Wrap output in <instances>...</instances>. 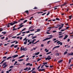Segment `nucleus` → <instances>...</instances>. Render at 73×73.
Returning <instances> with one entry per match:
<instances>
[{"mask_svg":"<svg viewBox=\"0 0 73 73\" xmlns=\"http://www.w3.org/2000/svg\"><path fill=\"white\" fill-rule=\"evenodd\" d=\"M17 23H18V22H17L14 21L13 22L11 23L10 24H11V26H12L13 25H15V24H17Z\"/></svg>","mask_w":73,"mask_h":73,"instance_id":"1","label":"nucleus"},{"mask_svg":"<svg viewBox=\"0 0 73 73\" xmlns=\"http://www.w3.org/2000/svg\"><path fill=\"white\" fill-rule=\"evenodd\" d=\"M57 44H58V45H60H60H62V42H60V41H58L56 42Z\"/></svg>","mask_w":73,"mask_h":73,"instance_id":"2","label":"nucleus"},{"mask_svg":"<svg viewBox=\"0 0 73 73\" xmlns=\"http://www.w3.org/2000/svg\"><path fill=\"white\" fill-rule=\"evenodd\" d=\"M52 59V58L51 57H50V58H48V57H47L45 59V60H50Z\"/></svg>","mask_w":73,"mask_h":73,"instance_id":"3","label":"nucleus"},{"mask_svg":"<svg viewBox=\"0 0 73 73\" xmlns=\"http://www.w3.org/2000/svg\"><path fill=\"white\" fill-rule=\"evenodd\" d=\"M50 38H47L45 39H44L43 40V41H46V40H49Z\"/></svg>","mask_w":73,"mask_h":73,"instance_id":"4","label":"nucleus"},{"mask_svg":"<svg viewBox=\"0 0 73 73\" xmlns=\"http://www.w3.org/2000/svg\"><path fill=\"white\" fill-rule=\"evenodd\" d=\"M60 47V46H56L53 48L52 50H54V49H56V48H58Z\"/></svg>","mask_w":73,"mask_h":73,"instance_id":"5","label":"nucleus"},{"mask_svg":"<svg viewBox=\"0 0 73 73\" xmlns=\"http://www.w3.org/2000/svg\"><path fill=\"white\" fill-rule=\"evenodd\" d=\"M18 56H19V55H15L13 56L12 57L13 58H16V57H18Z\"/></svg>","mask_w":73,"mask_h":73,"instance_id":"6","label":"nucleus"},{"mask_svg":"<svg viewBox=\"0 0 73 73\" xmlns=\"http://www.w3.org/2000/svg\"><path fill=\"white\" fill-rule=\"evenodd\" d=\"M60 5H58L56 6L55 7H54V10H56V9H57V8H56V7H60Z\"/></svg>","mask_w":73,"mask_h":73,"instance_id":"7","label":"nucleus"},{"mask_svg":"<svg viewBox=\"0 0 73 73\" xmlns=\"http://www.w3.org/2000/svg\"><path fill=\"white\" fill-rule=\"evenodd\" d=\"M27 50V48H23V51H26Z\"/></svg>","mask_w":73,"mask_h":73,"instance_id":"8","label":"nucleus"},{"mask_svg":"<svg viewBox=\"0 0 73 73\" xmlns=\"http://www.w3.org/2000/svg\"><path fill=\"white\" fill-rule=\"evenodd\" d=\"M50 30H51V29H50L49 30H47V31H48L46 32L47 34H50V33H49V32H48V31H50Z\"/></svg>","mask_w":73,"mask_h":73,"instance_id":"9","label":"nucleus"},{"mask_svg":"<svg viewBox=\"0 0 73 73\" xmlns=\"http://www.w3.org/2000/svg\"><path fill=\"white\" fill-rule=\"evenodd\" d=\"M45 70V69H40L38 70V71H44Z\"/></svg>","mask_w":73,"mask_h":73,"instance_id":"10","label":"nucleus"},{"mask_svg":"<svg viewBox=\"0 0 73 73\" xmlns=\"http://www.w3.org/2000/svg\"><path fill=\"white\" fill-rule=\"evenodd\" d=\"M68 36L67 35H66L65 36V37L64 38V40H65L66 38H68Z\"/></svg>","mask_w":73,"mask_h":73,"instance_id":"11","label":"nucleus"},{"mask_svg":"<svg viewBox=\"0 0 73 73\" xmlns=\"http://www.w3.org/2000/svg\"><path fill=\"white\" fill-rule=\"evenodd\" d=\"M63 61V60H61L58 62V63H61Z\"/></svg>","mask_w":73,"mask_h":73,"instance_id":"12","label":"nucleus"},{"mask_svg":"<svg viewBox=\"0 0 73 73\" xmlns=\"http://www.w3.org/2000/svg\"><path fill=\"white\" fill-rule=\"evenodd\" d=\"M40 53V52H37V53H36L35 54V55H36V56H37V55H38V54H39Z\"/></svg>","mask_w":73,"mask_h":73,"instance_id":"13","label":"nucleus"},{"mask_svg":"<svg viewBox=\"0 0 73 73\" xmlns=\"http://www.w3.org/2000/svg\"><path fill=\"white\" fill-rule=\"evenodd\" d=\"M25 12L27 14H29V11H28V10H27L26 11H25Z\"/></svg>","mask_w":73,"mask_h":73,"instance_id":"14","label":"nucleus"},{"mask_svg":"<svg viewBox=\"0 0 73 73\" xmlns=\"http://www.w3.org/2000/svg\"><path fill=\"white\" fill-rule=\"evenodd\" d=\"M55 27H48L47 28V29H51V28H55Z\"/></svg>","mask_w":73,"mask_h":73,"instance_id":"15","label":"nucleus"},{"mask_svg":"<svg viewBox=\"0 0 73 73\" xmlns=\"http://www.w3.org/2000/svg\"><path fill=\"white\" fill-rule=\"evenodd\" d=\"M7 64V62H5L3 63V64L2 65L3 66H5V65H6V64Z\"/></svg>","mask_w":73,"mask_h":73,"instance_id":"16","label":"nucleus"},{"mask_svg":"<svg viewBox=\"0 0 73 73\" xmlns=\"http://www.w3.org/2000/svg\"><path fill=\"white\" fill-rule=\"evenodd\" d=\"M45 51H46V52H49V50H47V48H45Z\"/></svg>","mask_w":73,"mask_h":73,"instance_id":"17","label":"nucleus"},{"mask_svg":"<svg viewBox=\"0 0 73 73\" xmlns=\"http://www.w3.org/2000/svg\"><path fill=\"white\" fill-rule=\"evenodd\" d=\"M11 23H9L8 24V25L7 26V27H8L9 28V27H10V26H9V25L10 24L11 25Z\"/></svg>","mask_w":73,"mask_h":73,"instance_id":"18","label":"nucleus"},{"mask_svg":"<svg viewBox=\"0 0 73 73\" xmlns=\"http://www.w3.org/2000/svg\"><path fill=\"white\" fill-rule=\"evenodd\" d=\"M36 39H34V40H33L32 41V44H33V43H34V42H35V40H36Z\"/></svg>","mask_w":73,"mask_h":73,"instance_id":"19","label":"nucleus"},{"mask_svg":"<svg viewBox=\"0 0 73 73\" xmlns=\"http://www.w3.org/2000/svg\"><path fill=\"white\" fill-rule=\"evenodd\" d=\"M43 64H44L43 65L44 66L45 65H47L48 64H47V62H45L43 63Z\"/></svg>","mask_w":73,"mask_h":73,"instance_id":"20","label":"nucleus"},{"mask_svg":"<svg viewBox=\"0 0 73 73\" xmlns=\"http://www.w3.org/2000/svg\"><path fill=\"white\" fill-rule=\"evenodd\" d=\"M49 36H50V37L49 38H50V39H51V38H52V37H53V36H52V35H50Z\"/></svg>","mask_w":73,"mask_h":73,"instance_id":"21","label":"nucleus"},{"mask_svg":"<svg viewBox=\"0 0 73 73\" xmlns=\"http://www.w3.org/2000/svg\"><path fill=\"white\" fill-rule=\"evenodd\" d=\"M7 66H8L7 64H6L3 67V68H6V67H7Z\"/></svg>","mask_w":73,"mask_h":73,"instance_id":"22","label":"nucleus"},{"mask_svg":"<svg viewBox=\"0 0 73 73\" xmlns=\"http://www.w3.org/2000/svg\"><path fill=\"white\" fill-rule=\"evenodd\" d=\"M68 53V52L67 51H65L64 52V55H65V54H67V53Z\"/></svg>","mask_w":73,"mask_h":73,"instance_id":"23","label":"nucleus"},{"mask_svg":"<svg viewBox=\"0 0 73 73\" xmlns=\"http://www.w3.org/2000/svg\"><path fill=\"white\" fill-rule=\"evenodd\" d=\"M57 26H58L55 27V28H58V27H59L61 26V25H57Z\"/></svg>","mask_w":73,"mask_h":73,"instance_id":"24","label":"nucleus"},{"mask_svg":"<svg viewBox=\"0 0 73 73\" xmlns=\"http://www.w3.org/2000/svg\"><path fill=\"white\" fill-rule=\"evenodd\" d=\"M39 41H40V40H38L36 42H35L33 43V44H36V43H37V42H39Z\"/></svg>","mask_w":73,"mask_h":73,"instance_id":"25","label":"nucleus"},{"mask_svg":"<svg viewBox=\"0 0 73 73\" xmlns=\"http://www.w3.org/2000/svg\"><path fill=\"white\" fill-rule=\"evenodd\" d=\"M2 33L3 34V35H5V34H7V32H2Z\"/></svg>","mask_w":73,"mask_h":73,"instance_id":"26","label":"nucleus"},{"mask_svg":"<svg viewBox=\"0 0 73 73\" xmlns=\"http://www.w3.org/2000/svg\"><path fill=\"white\" fill-rule=\"evenodd\" d=\"M24 60V59H19V60H18V61H20V62H21V61H23Z\"/></svg>","mask_w":73,"mask_h":73,"instance_id":"27","label":"nucleus"},{"mask_svg":"<svg viewBox=\"0 0 73 73\" xmlns=\"http://www.w3.org/2000/svg\"><path fill=\"white\" fill-rule=\"evenodd\" d=\"M66 4H67L66 3H64V4L62 5V6H64L65 5H66Z\"/></svg>","mask_w":73,"mask_h":73,"instance_id":"28","label":"nucleus"},{"mask_svg":"<svg viewBox=\"0 0 73 73\" xmlns=\"http://www.w3.org/2000/svg\"><path fill=\"white\" fill-rule=\"evenodd\" d=\"M10 58H12V57L11 56H10L8 58H7V60H9V59H10Z\"/></svg>","mask_w":73,"mask_h":73,"instance_id":"29","label":"nucleus"},{"mask_svg":"<svg viewBox=\"0 0 73 73\" xmlns=\"http://www.w3.org/2000/svg\"><path fill=\"white\" fill-rule=\"evenodd\" d=\"M56 20H57V21H60V19L58 18H56Z\"/></svg>","mask_w":73,"mask_h":73,"instance_id":"30","label":"nucleus"},{"mask_svg":"<svg viewBox=\"0 0 73 73\" xmlns=\"http://www.w3.org/2000/svg\"><path fill=\"white\" fill-rule=\"evenodd\" d=\"M27 21H28V20H26L23 22V23H27Z\"/></svg>","mask_w":73,"mask_h":73,"instance_id":"31","label":"nucleus"},{"mask_svg":"<svg viewBox=\"0 0 73 73\" xmlns=\"http://www.w3.org/2000/svg\"><path fill=\"white\" fill-rule=\"evenodd\" d=\"M62 26L60 27L59 28V31H60V29H62Z\"/></svg>","mask_w":73,"mask_h":73,"instance_id":"32","label":"nucleus"},{"mask_svg":"<svg viewBox=\"0 0 73 73\" xmlns=\"http://www.w3.org/2000/svg\"><path fill=\"white\" fill-rule=\"evenodd\" d=\"M38 9V8L37 7H34V8H33V9Z\"/></svg>","mask_w":73,"mask_h":73,"instance_id":"33","label":"nucleus"},{"mask_svg":"<svg viewBox=\"0 0 73 73\" xmlns=\"http://www.w3.org/2000/svg\"><path fill=\"white\" fill-rule=\"evenodd\" d=\"M69 19H72V16H69Z\"/></svg>","mask_w":73,"mask_h":73,"instance_id":"34","label":"nucleus"},{"mask_svg":"<svg viewBox=\"0 0 73 73\" xmlns=\"http://www.w3.org/2000/svg\"><path fill=\"white\" fill-rule=\"evenodd\" d=\"M18 46V45H15L14 46V47L15 48H17V47Z\"/></svg>","mask_w":73,"mask_h":73,"instance_id":"35","label":"nucleus"},{"mask_svg":"<svg viewBox=\"0 0 73 73\" xmlns=\"http://www.w3.org/2000/svg\"><path fill=\"white\" fill-rule=\"evenodd\" d=\"M37 37L36 36H34L32 38V39H34V38H36Z\"/></svg>","mask_w":73,"mask_h":73,"instance_id":"36","label":"nucleus"},{"mask_svg":"<svg viewBox=\"0 0 73 73\" xmlns=\"http://www.w3.org/2000/svg\"><path fill=\"white\" fill-rule=\"evenodd\" d=\"M41 60V58H38L37 60V62H38V61H40Z\"/></svg>","mask_w":73,"mask_h":73,"instance_id":"37","label":"nucleus"},{"mask_svg":"<svg viewBox=\"0 0 73 73\" xmlns=\"http://www.w3.org/2000/svg\"><path fill=\"white\" fill-rule=\"evenodd\" d=\"M28 69V68L27 67V68L24 69V70H27V69Z\"/></svg>","mask_w":73,"mask_h":73,"instance_id":"38","label":"nucleus"},{"mask_svg":"<svg viewBox=\"0 0 73 73\" xmlns=\"http://www.w3.org/2000/svg\"><path fill=\"white\" fill-rule=\"evenodd\" d=\"M49 14H50V11H48V13L46 15V16H48Z\"/></svg>","mask_w":73,"mask_h":73,"instance_id":"39","label":"nucleus"},{"mask_svg":"<svg viewBox=\"0 0 73 73\" xmlns=\"http://www.w3.org/2000/svg\"><path fill=\"white\" fill-rule=\"evenodd\" d=\"M51 41L50 40H49L47 42V44H49V43Z\"/></svg>","mask_w":73,"mask_h":73,"instance_id":"40","label":"nucleus"},{"mask_svg":"<svg viewBox=\"0 0 73 73\" xmlns=\"http://www.w3.org/2000/svg\"><path fill=\"white\" fill-rule=\"evenodd\" d=\"M17 29H15L14 28L13 29V31H16V30H17Z\"/></svg>","mask_w":73,"mask_h":73,"instance_id":"41","label":"nucleus"},{"mask_svg":"<svg viewBox=\"0 0 73 73\" xmlns=\"http://www.w3.org/2000/svg\"><path fill=\"white\" fill-rule=\"evenodd\" d=\"M27 43V41H25L24 42V44H25V45H26Z\"/></svg>","mask_w":73,"mask_h":73,"instance_id":"42","label":"nucleus"},{"mask_svg":"<svg viewBox=\"0 0 73 73\" xmlns=\"http://www.w3.org/2000/svg\"><path fill=\"white\" fill-rule=\"evenodd\" d=\"M51 53H52V52H48L46 53V55H48V54H50Z\"/></svg>","mask_w":73,"mask_h":73,"instance_id":"43","label":"nucleus"},{"mask_svg":"<svg viewBox=\"0 0 73 73\" xmlns=\"http://www.w3.org/2000/svg\"><path fill=\"white\" fill-rule=\"evenodd\" d=\"M30 65V63H27L26 65V66H28V65Z\"/></svg>","mask_w":73,"mask_h":73,"instance_id":"44","label":"nucleus"},{"mask_svg":"<svg viewBox=\"0 0 73 73\" xmlns=\"http://www.w3.org/2000/svg\"><path fill=\"white\" fill-rule=\"evenodd\" d=\"M32 28H32V26H31L30 27H29V30H30V29H32Z\"/></svg>","mask_w":73,"mask_h":73,"instance_id":"45","label":"nucleus"},{"mask_svg":"<svg viewBox=\"0 0 73 73\" xmlns=\"http://www.w3.org/2000/svg\"><path fill=\"white\" fill-rule=\"evenodd\" d=\"M63 37V35H61L59 36V38H62Z\"/></svg>","mask_w":73,"mask_h":73,"instance_id":"46","label":"nucleus"},{"mask_svg":"<svg viewBox=\"0 0 73 73\" xmlns=\"http://www.w3.org/2000/svg\"><path fill=\"white\" fill-rule=\"evenodd\" d=\"M70 62H71V59L69 60L68 63L70 64Z\"/></svg>","mask_w":73,"mask_h":73,"instance_id":"47","label":"nucleus"},{"mask_svg":"<svg viewBox=\"0 0 73 73\" xmlns=\"http://www.w3.org/2000/svg\"><path fill=\"white\" fill-rule=\"evenodd\" d=\"M16 41H14L12 42H11V44H13V43H15V42H16Z\"/></svg>","mask_w":73,"mask_h":73,"instance_id":"48","label":"nucleus"},{"mask_svg":"<svg viewBox=\"0 0 73 73\" xmlns=\"http://www.w3.org/2000/svg\"><path fill=\"white\" fill-rule=\"evenodd\" d=\"M46 13H44L42 14V16H44V15H45V14H46Z\"/></svg>","mask_w":73,"mask_h":73,"instance_id":"49","label":"nucleus"},{"mask_svg":"<svg viewBox=\"0 0 73 73\" xmlns=\"http://www.w3.org/2000/svg\"><path fill=\"white\" fill-rule=\"evenodd\" d=\"M56 56H59V53H56Z\"/></svg>","mask_w":73,"mask_h":73,"instance_id":"50","label":"nucleus"},{"mask_svg":"<svg viewBox=\"0 0 73 73\" xmlns=\"http://www.w3.org/2000/svg\"><path fill=\"white\" fill-rule=\"evenodd\" d=\"M15 46V44H12V45H11V46L10 47H12L13 46Z\"/></svg>","mask_w":73,"mask_h":73,"instance_id":"51","label":"nucleus"},{"mask_svg":"<svg viewBox=\"0 0 73 73\" xmlns=\"http://www.w3.org/2000/svg\"><path fill=\"white\" fill-rule=\"evenodd\" d=\"M13 66H12L9 67V68H13Z\"/></svg>","mask_w":73,"mask_h":73,"instance_id":"52","label":"nucleus"},{"mask_svg":"<svg viewBox=\"0 0 73 73\" xmlns=\"http://www.w3.org/2000/svg\"><path fill=\"white\" fill-rule=\"evenodd\" d=\"M3 31V29H2V28L0 29V32H1V31Z\"/></svg>","mask_w":73,"mask_h":73,"instance_id":"53","label":"nucleus"},{"mask_svg":"<svg viewBox=\"0 0 73 73\" xmlns=\"http://www.w3.org/2000/svg\"><path fill=\"white\" fill-rule=\"evenodd\" d=\"M66 29H62L61 30V32H63V31H65Z\"/></svg>","mask_w":73,"mask_h":73,"instance_id":"54","label":"nucleus"},{"mask_svg":"<svg viewBox=\"0 0 73 73\" xmlns=\"http://www.w3.org/2000/svg\"><path fill=\"white\" fill-rule=\"evenodd\" d=\"M21 21H22V20H24V19L21 18L20 19Z\"/></svg>","mask_w":73,"mask_h":73,"instance_id":"55","label":"nucleus"},{"mask_svg":"<svg viewBox=\"0 0 73 73\" xmlns=\"http://www.w3.org/2000/svg\"><path fill=\"white\" fill-rule=\"evenodd\" d=\"M28 60H29V58H27V60H26V61H28Z\"/></svg>","mask_w":73,"mask_h":73,"instance_id":"56","label":"nucleus"},{"mask_svg":"<svg viewBox=\"0 0 73 73\" xmlns=\"http://www.w3.org/2000/svg\"><path fill=\"white\" fill-rule=\"evenodd\" d=\"M20 49H21V51H22V50H23V47H21V48Z\"/></svg>","mask_w":73,"mask_h":73,"instance_id":"57","label":"nucleus"},{"mask_svg":"<svg viewBox=\"0 0 73 73\" xmlns=\"http://www.w3.org/2000/svg\"><path fill=\"white\" fill-rule=\"evenodd\" d=\"M57 32V31H52L53 33H55V32Z\"/></svg>","mask_w":73,"mask_h":73,"instance_id":"58","label":"nucleus"},{"mask_svg":"<svg viewBox=\"0 0 73 73\" xmlns=\"http://www.w3.org/2000/svg\"><path fill=\"white\" fill-rule=\"evenodd\" d=\"M45 67H46V68H48V67H49V66H47L46 65H45Z\"/></svg>","mask_w":73,"mask_h":73,"instance_id":"59","label":"nucleus"},{"mask_svg":"<svg viewBox=\"0 0 73 73\" xmlns=\"http://www.w3.org/2000/svg\"><path fill=\"white\" fill-rule=\"evenodd\" d=\"M57 40V39L55 38H54V39L52 40V41H55V40Z\"/></svg>","mask_w":73,"mask_h":73,"instance_id":"60","label":"nucleus"},{"mask_svg":"<svg viewBox=\"0 0 73 73\" xmlns=\"http://www.w3.org/2000/svg\"><path fill=\"white\" fill-rule=\"evenodd\" d=\"M25 57V55H23L21 56V57H22V58H23V57Z\"/></svg>","mask_w":73,"mask_h":73,"instance_id":"61","label":"nucleus"},{"mask_svg":"<svg viewBox=\"0 0 73 73\" xmlns=\"http://www.w3.org/2000/svg\"><path fill=\"white\" fill-rule=\"evenodd\" d=\"M24 27V25H21L20 27V28H22V27Z\"/></svg>","mask_w":73,"mask_h":73,"instance_id":"62","label":"nucleus"},{"mask_svg":"<svg viewBox=\"0 0 73 73\" xmlns=\"http://www.w3.org/2000/svg\"><path fill=\"white\" fill-rule=\"evenodd\" d=\"M69 27H66V29H69Z\"/></svg>","mask_w":73,"mask_h":73,"instance_id":"63","label":"nucleus"},{"mask_svg":"<svg viewBox=\"0 0 73 73\" xmlns=\"http://www.w3.org/2000/svg\"><path fill=\"white\" fill-rule=\"evenodd\" d=\"M7 56H4L3 57V58H4V59H5V58H6Z\"/></svg>","mask_w":73,"mask_h":73,"instance_id":"64","label":"nucleus"}]
</instances>
